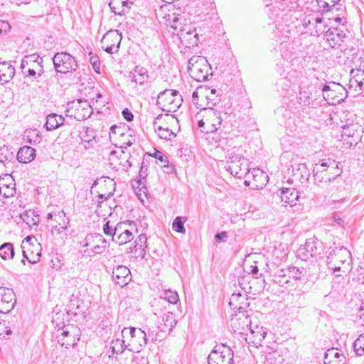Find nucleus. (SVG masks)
I'll return each mask as SVG.
<instances>
[{
	"mask_svg": "<svg viewBox=\"0 0 364 364\" xmlns=\"http://www.w3.org/2000/svg\"><path fill=\"white\" fill-rule=\"evenodd\" d=\"M65 232V230H63L60 228V226H59V225L53 226L52 230H51V234L54 237L60 236L61 234H63L64 236H67V234Z\"/></svg>",
	"mask_w": 364,
	"mask_h": 364,
	"instance_id": "nucleus-63",
	"label": "nucleus"
},
{
	"mask_svg": "<svg viewBox=\"0 0 364 364\" xmlns=\"http://www.w3.org/2000/svg\"><path fill=\"white\" fill-rule=\"evenodd\" d=\"M294 176L301 183L306 182L310 176V172L305 164H299L297 168L294 169Z\"/></svg>",
	"mask_w": 364,
	"mask_h": 364,
	"instance_id": "nucleus-36",
	"label": "nucleus"
},
{
	"mask_svg": "<svg viewBox=\"0 0 364 364\" xmlns=\"http://www.w3.org/2000/svg\"><path fill=\"white\" fill-rule=\"evenodd\" d=\"M65 114L68 117L82 121L90 117L91 107L87 100H77L69 102L67 104Z\"/></svg>",
	"mask_w": 364,
	"mask_h": 364,
	"instance_id": "nucleus-8",
	"label": "nucleus"
},
{
	"mask_svg": "<svg viewBox=\"0 0 364 364\" xmlns=\"http://www.w3.org/2000/svg\"><path fill=\"white\" fill-rule=\"evenodd\" d=\"M64 122V117L57 114H50L46 117L45 127L47 130H53L58 128Z\"/></svg>",
	"mask_w": 364,
	"mask_h": 364,
	"instance_id": "nucleus-32",
	"label": "nucleus"
},
{
	"mask_svg": "<svg viewBox=\"0 0 364 364\" xmlns=\"http://www.w3.org/2000/svg\"><path fill=\"white\" fill-rule=\"evenodd\" d=\"M21 218L29 227L37 225L39 223L38 215L32 210H26L21 215Z\"/></svg>",
	"mask_w": 364,
	"mask_h": 364,
	"instance_id": "nucleus-37",
	"label": "nucleus"
},
{
	"mask_svg": "<svg viewBox=\"0 0 364 364\" xmlns=\"http://www.w3.org/2000/svg\"><path fill=\"white\" fill-rule=\"evenodd\" d=\"M184 220L181 217H176L173 223V229L180 233H185L186 229L183 225Z\"/></svg>",
	"mask_w": 364,
	"mask_h": 364,
	"instance_id": "nucleus-52",
	"label": "nucleus"
},
{
	"mask_svg": "<svg viewBox=\"0 0 364 364\" xmlns=\"http://www.w3.org/2000/svg\"><path fill=\"white\" fill-rule=\"evenodd\" d=\"M134 239L133 233L129 230L122 231L118 236L112 235V240L119 245L126 244Z\"/></svg>",
	"mask_w": 364,
	"mask_h": 364,
	"instance_id": "nucleus-43",
	"label": "nucleus"
},
{
	"mask_svg": "<svg viewBox=\"0 0 364 364\" xmlns=\"http://www.w3.org/2000/svg\"><path fill=\"white\" fill-rule=\"evenodd\" d=\"M127 225V222L118 223L114 228L113 235L118 236L120 233H122V231L128 230L126 228Z\"/></svg>",
	"mask_w": 364,
	"mask_h": 364,
	"instance_id": "nucleus-58",
	"label": "nucleus"
},
{
	"mask_svg": "<svg viewBox=\"0 0 364 364\" xmlns=\"http://www.w3.org/2000/svg\"><path fill=\"white\" fill-rule=\"evenodd\" d=\"M335 164V161H331V160H328L327 161H325V162H322L321 164H320L319 166L317 165V170L318 171L316 172L315 176L318 177V171H321V172H323V171H326V169L324 168L325 167H328V168H331L332 166V165H334Z\"/></svg>",
	"mask_w": 364,
	"mask_h": 364,
	"instance_id": "nucleus-59",
	"label": "nucleus"
},
{
	"mask_svg": "<svg viewBox=\"0 0 364 364\" xmlns=\"http://www.w3.org/2000/svg\"><path fill=\"white\" fill-rule=\"evenodd\" d=\"M121 40L122 35L117 31H109L101 40L102 48L108 53H115L119 48Z\"/></svg>",
	"mask_w": 364,
	"mask_h": 364,
	"instance_id": "nucleus-12",
	"label": "nucleus"
},
{
	"mask_svg": "<svg viewBox=\"0 0 364 364\" xmlns=\"http://www.w3.org/2000/svg\"><path fill=\"white\" fill-rule=\"evenodd\" d=\"M353 348L358 355L361 356L364 355V334L360 335L354 341Z\"/></svg>",
	"mask_w": 364,
	"mask_h": 364,
	"instance_id": "nucleus-49",
	"label": "nucleus"
},
{
	"mask_svg": "<svg viewBox=\"0 0 364 364\" xmlns=\"http://www.w3.org/2000/svg\"><path fill=\"white\" fill-rule=\"evenodd\" d=\"M14 68L7 62L0 63V82L1 84L9 82L14 76Z\"/></svg>",
	"mask_w": 364,
	"mask_h": 364,
	"instance_id": "nucleus-29",
	"label": "nucleus"
},
{
	"mask_svg": "<svg viewBox=\"0 0 364 364\" xmlns=\"http://www.w3.org/2000/svg\"><path fill=\"white\" fill-rule=\"evenodd\" d=\"M131 156L127 159V156L124 154V151H122V154L119 156V164L122 165L123 170L127 171L132 166V162L130 161Z\"/></svg>",
	"mask_w": 364,
	"mask_h": 364,
	"instance_id": "nucleus-54",
	"label": "nucleus"
},
{
	"mask_svg": "<svg viewBox=\"0 0 364 364\" xmlns=\"http://www.w3.org/2000/svg\"><path fill=\"white\" fill-rule=\"evenodd\" d=\"M182 102V97L178 91L165 90L159 94L156 104L164 112H175Z\"/></svg>",
	"mask_w": 364,
	"mask_h": 364,
	"instance_id": "nucleus-6",
	"label": "nucleus"
},
{
	"mask_svg": "<svg viewBox=\"0 0 364 364\" xmlns=\"http://www.w3.org/2000/svg\"><path fill=\"white\" fill-rule=\"evenodd\" d=\"M54 68L56 72L68 73L75 71L77 64L75 58L67 53H58L53 58Z\"/></svg>",
	"mask_w": 364,
	"mask_h": 364,
	"instance_id": "nucleus-10",
	"label": "nucleus"
},
{
	"mask_svg": "<svg viewBox=\"0 0 364 364\" xmlns=\"http://www.w3.org/2000/svg\"><path fill=\"white\" fill-rule=\"evenodd\" d=\"M176 320L172 312H167L162 318V321L158 326V329L161 333H169L175 325Z\"/></svg>",
	"mask_w": 364,
	"mask_h": 364,
	"instance_id": "nucleus-26",
	"label": "nucleus"
},
{
	"mask_svg": "<svg viewBox=\"0 0 364 364\" xmlns=\"http://www.w3.org/2000/svg\"><path fill=\"white\" fill-rule=\"evenodd\" d=\"M311 94L308 91H301L299 95V103L303 106H309L312 102Z\"/></svg>",
	"mask_w": 364,
	"mask_h": 364,
	"instance_id": "nucleus-50",
	"label": "nucleus"
},
{
	"mask_svg": "<svg viewBox=\"0 0 364 364\" xmlns=\"http://www.w3.org/2000/svg\"><path fill=\"white\" fill-rule=\"evenodd\" d=\"M267 175L259 168L250 171L245 181V185L252 189H261L267 182Z\"/></svg>",
	"mask_w": 364,
	"mask_h": 364,
	"instance_id": "nucleus-13",
	"label": "nucleus"
},
{
	"mask_svg": "<svg viewBox=\"0 0 364 364\" xmlns=\"http://www.w3.org/2000/svg\"><path fill=\"white\" fill-rule=\"evenodd\" d=\"M112 277L117 284L124 287L131 280L130 270L125 266L119 265L113 270Z\"/></svg>",
	"mask_w": 364,
	"mask_h": 364,
	"instance_id": "nucleus-22",
	"label": "nucleus"
},
{
	"mask_svg": "<svg viewBox=\"0 0 364 364\" xmlns=\"http://www.w3.org/2000/svg\"><path fill=\"white\" fill-rule=\"evenodd\" d=\"M76 331H77V328L73 326H70L69 329L68 328H62L57 336L58 342L66 348L75 346L80 339L79 335L75 333Z\"/></svg>",
	"mask_w": 364,
	"mask_h": 364,
	"instance_id": "nucleus-15",
	"label": "nucleus"
},
{
	"mask_svg": "<svg viewBox=\"0 0 364 364\" xmlns=\"http://www.w3.org/2000/svg\"><path fill=\"white\" fill-rule=\"evenodd\" d=\"M304 26L310 31L311 34L313 36H319L320 34H326V26L324 23L323 18L309 16L304 19Z\"/></svg>",
	"mask_w": 364,
	"mask_h": 364,
	"instance_id": "nucleus-18",
	"label": "nucleus"
},
{
	"mask_svg": "<svg viewBox=\"0 0 364 364\" xmlns=\"http://www.w3.org/2000/svg\"><path fill=\"white\" fill-rule=\"evenodd\" d=\"M15 183L11 175L6 174L0 177V193L5 198L12 196L15 193Z\"/></svg>",
	"mask_w": 364,
	"mask_h": 364,
	"instance_id": "nucleus-24",
	"label": "nucleus"
},
{
	"mask_svg": "<svg viewBox=\"0 0 364 364\" xmlns=\"http://www.w3.org/2000/svg\"><path fill=\"white\" fill-rule=\"evenodd\" d=\"M90 55V63L92 65L94 70L97 73H100V61L97 55L92 54V53H89Z\"/></svg>",
	"mask_w": 364,
	"mask_h": 364,
	"instance_id": "nucleus-53",
	"label": "nucleus"
},
{
	"mask_svg": "<svg viewBox=\"0 0 364 364\" xmlns=\"http://www.w3.org/2000/svg\"><path fill=\"white\" fill-rule=\"evenodd\" d=\"M203 93L205 102V107L203 109L209 111L210 109H213V107L220 101L219 95H210L209 92H206V91H203Z\"/></svg>",
	"mask_w": 364,
	"mask_h": 364,
	"instance_id": "nucleus-40",
	"label": "nucleus"
},
{
	"mask_svg": "<svg viewBox=\"0 0 364 364\" xmlns=\"http://www.w3.org/2000/svg\"><path fill=\"white\" fill-rule=\"evenodd\" d=\"M35 243L36 246H39L40 244L37 242V240L34 236H27L22 242L21 248L23 257H26V254L31 250V247H35Z\"/></svg>",
	"mask_w": 364,
	"mask_h": 364,
	"instance_id": "nucleus-42",
	"label": "nucleus"
},
{
	"mask_svg": "<svg viewBox=\"0 0 364 364\" xmlns=\"http://www.w3.org/2000/svg\"><path fill=\"white\" fill-rule=\"evenodd\" d=\"M327 266L337 277L350 273L353 268L350 252L345 247H336L327 257Z\"/></svg>",
	"mask_w": 364,
	"mask_h": 364,
	"instance_id": "nucleus-2",
	"label": "nucleus"
},
{
	"mask_svg": "<svg viewBox=\"0 0 364 364\" xmlns=\"http://www.w3.org/2000/svg\"><path fill=\"white\" fill-rule=\"evenodd\" d=\"M208 114L210 117L213 118V122L206 130H202L203 132L213 133L218 130V127L221 125L222 119L219 116V113L214 109H210L208 111Z\"/></svg>",
	"mask_w": 364,
	"mask_h": 364,
	"instance_id": "nucleus-33",
	"label": "nucleus"
},
{
	"mask_svg": "<svg viewBox=\"0 0 364 364\" xmlns=\"http://www.w3.org/2000/svg\"><path fill=\"white\" fill-rule=\"evenodd\" d=\"M106 243H102V245H100V243H97L95 245H94L92 248V252L94 253V254H101L103 252H105V249H106Z\"/></svg>",
	"mask_w": 364,
	"mask_h": 364,
	"instance_id": "nucleus-61",
	"label": "nucleus"
},
{
	"mask_svg": "<svg viewBox=\"0 0 364 364\" xmlns=\"http://www.w3.org/2000/svg\"><path fill=\"white\" fill-rule=\"evenodd\" d=\"M354 70H351V75H353L355 81L358 83L359 87H361L364 83V70L358 69L356 73L354 75Z\"/></svg>",
	"mask_w": 364,
	"mask_h": 364,
	"instance_id": "nucleus-56",
	"label": "nucleus"
},
{
	"mask_svg": "<svg viewBox=\"0 0 364 364\" xmlns=\"http://www.w3.org/2000/svg\"><path fill=\"white\" fill-rule=\"evenodd\" d=\"M162 115H159L156 118H155L154 121V127L155 132L157 133V134L161 139L165 140H171V139L174 138L176 135L166 125L158 124L159 121H160L162 119Z\"/></svg>",
	"mask_w": 364,
	"mask_h": 364,
	"instance_id": "nucleus-25",
	"label": "nucleus"
},
{
	"mask_svg": "<svg viewBox=\"0 0 364 364\" xmlns=\"http://www.w3.org/2000/svg\"><path fill=\"white\" fill-rule=\"evenodd\" d=\"M26 60L28 61V64L31 65V67H35L36 65L42 64L43 59L39 55L36 54H32L29 55L25 56Z\"/></svg>",
	"mask_w": 364,
	"mask_h": 364,
	"instance_id": "nucleus-55",
	"label": "nucleus"
},
{
	"mask_svg": "<svg viewBox=\"0 0 364 364\" xmlns=\"http://www.w3.org/2000/svg\"><path fill=\"white\" fill-rule=\"evenodd\" d=\"M233 352L224 344L216 346L208 357V364H232Z\"/></svg>",
	"mask_w": 364,
	"mask_h": 364,
	"instance_id": "nucleus-9",
	"label": "nucleus"
},
{
	"mask_svg": "<svg viewBox=\"0 0 364 364\" xmlns=\"http://www.w3.org/2000/svg\"><path fill=\"white\" fill-rule=\"evenodd\" d=\"M15 294L12 289L0 287V313L10 312L15 305Z\"/></svg>",
	"mask_w": 364,
	"mask_h": 364,
	"instance_id": "nucleus-14",
	"label": "nucleus"
},
{
	"mask_svg": "<svg viewBox=\"0 0 364 364\" xmlns=\"http://www.w3.org/2000/svg\"><path fill=\"white\" fill-rule=\"evenodd\" d=\"M126 346L127 340L122 338V339L117 338L112 341L111 348L113 353L119 354L124 352V349L127 348Z\"/></svg>",
	"mask_w": 364,
	"mask_h": 364,
	"instance_id": "nucleus-47",
	"label": "nucleus"
},
{
	"mask_svg": "<svg viewBox=\"0 0 364 364\" xmlns=\"http://www.w3.org/2000/svg\"><path fill=\"white\" fill-rule=\"evenodd\" d=\"M36 156V150L31 146L21 147L17 154V160L20 163H29L32 161Z\"/></svg>",
	"mask_w": 364,
	"mask_h": 364,
	"instance_id": "nucleus-30",
	"label": "nucleus"
},
{
	"mask_svg": "<svg viewBox=\"0 0 364 364\" xmlns=\"http://www.w3.org/2000/svg\"><path fill=\"white\" fill-rule=\"evenodd\" d=\"M318 254L316 242L312 239L307 240L305 244L301 245L296 252V257L304 261L314 258Z\"/></svg>",
	"mask_w": 364,
	"mask_h": 364,
	"instance_id": "nucleus-16",
	"label": "nucleus"
},
{
	"mask_svg": "<svg viewBox=\"0 0 364 364\" xmlns=\"http://www.w3.org/2000/svg\"><path fill=\"white\" fill-rule=\"evenodd\" d=\"M41 132L36 129H26L23 134V140L31 144H38L41 141Z\"/></svg>",
	"mask_w": 364,
	"mask_h": 364,
	"instance_id": "nucleus-34",
	"label": "nucleus"
},
{
	"mask_svg": "<svg viewBox=\"0 0 364 364\" xmlns=\"http://www.w3.org/2000/svg\"><path fill=\"white\" fill-rule=\"evenodd\" d=\"M82 247L94 246L97 243H106V240L100 234L87 235L83 242Z\"/></svg>",
	"mask_w": 364,
	"mask_h": 364,
	"instance_id": "nucleus-39",
	"label": "nucleus"
},
{
	"mask_svg": "<svg viewBox=\"0 0 364 364\" xmlns=\"http://www.w3.org/2000/svg\"><path fill=\"white\" fill-rule=\"evenodd\" d=\"M203 91L204 90H203L202 87H200L192 95L193 103L200 109H203L205 107Z\"/></svg>",
	"mask_w": 364,
	"mask_h": 364,
	"instance_id": "nucleus-44",
	"label": "nucleus"
},
{
	"mask_svg": "<svg viewBox=\"0 0 364 364\" xmlns=\"http://www.w3.org/2000/svg\"><path fill=\"white\" fill-rule=\"evenodd\" d=\"M326 40L331 48L341 46V43L346 38L344 32L338 28H330L326 31Z\"/></svg>",
	"mask_w": 364,
	"mask_h": 364,
	"instance_id": "nucleus-21",
	"label": "nucleus"
},
{
	"mask_svg": "<svg viewBox=\"0 0 364 364\" xmlns=\"http://www.w3.org/2000/svg\"><path fill=\"white\" fill-rule=\"evenodd\" d=\"M164 299L170 304H176L178 301V295L176 291L166 290L164 294Z\"/></svg>",
	"mask_w": 364,
	"mask_h": 364,
	"instance_id": "nucleus-51",
	"label": "nucleus"
},
{
	"mask_svg": "<svg viewBox=\"0 0 364 364\" xmlns=\"http://www.w3.org/2000/svg\"><path fill=\"white\" fill-rule=\"evenodd\" d=\"M252 321L249 315L245 313H236L232 318L231 326L235 332L238 331L241 334L246 332L252 327Z\"/></svg>",
	"mask_w": 364,
	"mask_h": 364,
	"instance_id": "nucleus-17",
	"label": "nucleus"
},
{
	"mask_svg": "<svg viewBox=\"0 0 364 364\" xmlns=\"http://www.w3.org/2000/svg\"><path fill=\"white\" fill-rule=\"evenodd\" d=\"M109 6L115 14L120 16L125 14L129 9L128 3L122 0H112Z\"/></svg>",
	"mask_w": 364,
	"mask_h": 364,
	"instance_id": "nucleus-35",
	"label": "nucleus"
},
{
	"mask_svg": "<svg viewBox=\"0 0 364 364\" xmlns=\"http://www.w3.org/2000/svg\"><path fill=\"white\" fill-rule=\"evenodd\" d=\"M188 70L192 78L198 82L205 81L212 76L210 65L203 56L193 55L188 60Z\"/></svg>",
	"mask_w": 364,
	"mask_h": 364,
	"instance_id": "nucleus-4",
	"label": "nucleus"
},
{
	"mask_svg": "<svg viewBox=\"0 0 364 364\" xmlns=\"http://www.w3.org/2000/svg\"><path fill=\"white\" fill-rule=\"evenodd\" d=\"M248 331L249 333H246V342L258 348L266 337L267 332L263 327L259 326H255L254 328L251 327Z\"/></svg>",
	"mask_w": 364,
	"mask_h": 364,
	"instance_id": "nucleus-19",
	"label": "nucleus"
},
{
	"mask_svg": "<svg viewBox=\"0 0 364 364\" xmlns=\"http://www.w3.org/2000/svg\"><path fill=\"white\" fill-rule=\"evenodd\" d=\"M273 255L278 260L283 259L286 256H287L289 253V247L287 244L285 243H279L273 251Z\"/></svg>",
	"mask_w": 364,
	"mask_h": 364,
	"instance_id": "nucleus-45",
	"label": "nucleus"
},
{
	"mask_svg": "<svg viewBox=\"0 0 364 364\" xmlns=\"http://www.w3.org/2000/svg\"><path fill=\"white\" fill-rule=\"evenodd\" d=\"M147 166L144 165V163L143 162L141 164V167L139 171V178L140 179L137 181V183L141 185L142 184L141 180L145 179L147 176Z\"/></svg>",
	"mask_w": 364,
	"mask_h": 364,
	"instance_id": "nucleus-62",
	"label": "nucleus"
},
{
	"mask_svg": "<svg viewBox=\"0 0 364 364\" xmlns=\"http://www.w3.org/2000/svg\"><path fill=\"white\" fill-rule=\"evenodd\" d=\"M146 236L144 234H141L138 236L134 242V246L131 247V252H134V256L143 258L145 255V248L146 247Z\"/></svg>",
	"mask_w": 364,
	"mask_h": 364,
	"instance_id": "nucleus-28",
	"label": "nucleus"
},
{
	"mask_svg": "<svg viewBox=\"0 0 364 364\" xmlns=\"http://www.w3.org/2000/svg\"><path fill=\"white\" fill-rule=\"evenodd\" d=\"M165 23L173 29V33L177 35L181 43L186 47L197 46L199 42L196 28L191 24L190 19L186 18V14L179 7L169 9L164 16Z\"/></svg>",
	"mask_w": 364,
	"mask_h": 364,
	"instance_id": "nucleus-1",
	"label": "nucleus"
},
{
	"mask_svg": "<svg viewBox=\"0 0 364 364\" xmlns=\"http://www.w3.org/2000/svg\"><path fill=\"white\" fill-rule=\"evenodd\" d=\"M229 305L235 312H237V311H238L237 313L246 312L245 310L249 306L247 294L233 293L230 298Z\"/></svg>",
	"mask_w": 364,
	"mask_h": 364,
	"instance_id": "nucleus-20",
	"label": "nucleus"
},
{
	"mask_svg": "<svg viewBox=\"0 0 364 364\" xmlns=\"http://www.w3.org/2000/svg\"><path fill=\"white\" fill-rule=\"evenodd\" d=\"M323 97L331 104L343 101L347 97L346 89L339 83L334 82L325 85L322 89Z\"/></svg>",
	"mask_w": 364,
	"mask_h": 364,
	"instance_id": "nucleus-11",
	"label": "nucleus"
},
{
	"mask_svg": "<svg viewBox=\"0 0 364 364\" xmlns=\"http://www.w3.org/2000/svg\"><path fill=\"white\" fill-rule=\"evenodd\" d=\"M358 129L360 127L358 124H351L343 127L342 136L348 137L359 136Z\"/></svg>",
	"mask_w": 364,
	"mask_h": 364,
	"instance_id": "nucleus-46",
	"label": "nucleus"
},
{
	"mask_svg": "<svg viewBox=\"0 0 364 364\" xmlns=\"http://www.w3.org/2000/svg\"><path fill=\"white\" fill-rule=\"evenodd\" d=\"M346 358L338 349H328L324 356V364H345Z\"/></svg>",
	"mask_w": 364,
	"mask_h": 364,
	"instance_id": "nucleus-27",
	"label": "nucleus"
},
{
	"mask_svg": "<svg viewBox=\"0 0 364 364\" xmlns=\"http://www.w3.org/2000/svg\"><path fill=\"white\" fill-rule=\"evenodd\" d=\"M277 194L285 205L289 204L290 206L295 205L299 198V192L294 188H282Z\"/></svg>",
	"mask_w": 364,
	"mask_h": 364,
	"instance_id": "nucleus-23",
	"label": "nucleus"
},
{
	"mask_svg": "<svg viewBox=\"0 0 364 364\" xmlns=\"http://www.w3.org/2000/svg\"><path fill=\"white\" fill-rule=\"evenodd\" d=\"M122 113L123 117L127 122L132 121L134 116H133L132 112L129 109L125 108L124 109H123Z\"/></svg>",
	"mask_w": 364,
	"mask_h": 364,
	"instance_id": "nucleus-64",
	"label": "nucleus"
},
{
	"mask_svg": "<svg viewBox=\"0 0 364 364\" xmlns=\"http://www.w3.org/2000/svg\"><path fill=\"white\" fill-rule=\"evenodd\" d=\"M157 333L150 328H148L147 333L135 327L124 328L122 331V338L127 340V348L135 353H140L147 344V334L152 336V339L156 340Z\"/></svg>",
	"mask_w": 364,
	"mask_h": 364,
	"instance_id": "nucleus-3",
	"label": "nucleus"
},
{
	"mask_svg": "<svg viewBox=\"0 0 364 364\" xmlns=\"http://www.w3.org/2000/svg\"><path fill=\"white\" fill-rule=\"evenodd\" d=\"M34 247H31V250L28 254H26V257H24L30 263H36L39 261L40 257L41 255V250L38 246H36V250H33Z\"/></svg>",
	"mask_w": 364,
	"mask_h": 364,
	"instance_id": "nucleus-48",
	"label": "nucleus"
},
{
	"mask_svg": "<svg viewBox=\"0 0 364 364\" xmlns=\"http://www.w3.org/2000/svg\"><path fill=\"white\" fill-rule=\"evenodd\" d=\"M14 256V246L10 242L4 243L0 246V257L4 259H11Z\"/></svg>",
	"mask_w": 364,
	"mask_h": 364,
	"instance_id": "nucleus-41",
	"label": "nucleus"
},
{
	"mask_svg": "<svg viewBox=\"0 0 364 364\" xmlns=\"http://www.w3.org/2000/svg\"><path fill=\"white\" fill-rule=\"evenodd\" d=\"M226 169L232 176L241 178L247 176L250 169L248 168V161L239 154H235V151H231L228 154V160L227 161Z\"/></svg>",
	"mask_w": 364,
	"mask_h": 364,
	"instance_id": "nucleus-7",
	"label": "nucleus"
},
{
	"mask_svg": "<svg viewBox=\"0 0 364 364\" xmlns=\"http://www.w3.org/2000/svg\"><path fill=\"white\" fill-rule=\"evenodd\" d=\"M154 156L156 158V160H158L160 163V165L161 166H166L168 164V159L167 157L161 151H156Z\"/></svg>",
	"mask_w": 364,
	"mask_h": 364,
	"instance_id": "nucleus-57",
	"label": "nucleus"
},
{
	"mask_svg": "<svg viewBox=\"0 0 364 364\" xmlns=\"http://www.w3.org/2000/svg\"><path fill=\"white\" fill-rule=\"evenodd\" d=\"M305 273L304 268L299 269L294 266L279 269L274 276V282L282 287L287 288L294 286Z\"/></svg>",
	"mask_w": 364,
	"mask_h": 364,
	"instance_id": "nucleus-5",
	"label": "nucleus"
},
{
	"mask_svg": "<svg viewBox=\"0 0 364 364\" xmlns=\"http://www.w3.org/2000/svg\"><path fill=\"white\" fill-rule=\"evenodd\" d=\"M65 213L64 211H58L57 213H49L47 215L48 220H54L55 221H58L61 218H65Z\"/></svg>",
	"mask_w": 364,
	"mask_h": 364,
	"instance_id": "nucleus-60",
	"label": "nucleus"
},
{
	"mask_svg": "<svg viewBox=\"0 0 364 364\" xmlns=\"http://www.w3.org/2000/svg\"><path fill=\"white\" fill-rule=\"evenodd\" d=\"M129 77L136 84L143 85L148 80L147 70L144 68L136 66L134 70L130 73Z\"/></svg>",
	"mask_w": 364,
	"mask_h": 364,
	"instance_id": "nucleus-31",
	"label": "nucleus"
},
{
	"mask_svg": "<svg viewBox=\"0 0 364 364\" xmlns=\"http://www.w3.org/2000/svg\"><path fill=\"white\" fill-rule=\"evenodd\" d=\"M357 54V49L355 48H346L344 50H342L341 55H339L340 59H343V63H352L355 64L356 58L355 56Z\"/></svg>",
	"mask_w": 364,
	"mask_h": 364,
	"instance_id": "nucleus-38",
	"label": "nucleus"
}]
</instances>
